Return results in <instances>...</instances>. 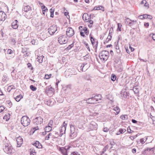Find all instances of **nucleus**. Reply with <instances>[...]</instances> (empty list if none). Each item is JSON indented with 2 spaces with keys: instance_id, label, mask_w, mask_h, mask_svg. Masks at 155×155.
Listing matches in <instances>:
<instances>
[{
  "instance_id": "1",
  "label": "nucleus",
  "mask_w": 155,
  "mask_h": 155,
  "mask_svg": "<svg viewBox=\"0 0 155 155\" xmlns=\"http://www.w3.org/2000/svg\"><path fill=\"white\" fill-rule=\"evenodd\" d=\"M3 143V149L5 152L8 154H12L15 152V150L8 141L6 140Z\"/></svg>"
},
{
  "instance_id": "2",
  "label": "nucleus",
  "mask_w": 155,
  "mask_h": 155,
  "mask_svg": "<svg viewBox=\"0 0 155 155\" xmlns=\"http://www.w3.org/2000/svg\"><path fill=\"white\" fill-rule=\"evenodd\" d=\"M109 56V52L107 51H103L99 54V57L102 62L107 60Z\"/></svg>"
},
{
  "instance_id": "3",
  "label": "nucleus",
  "mask_w": 155,
  "mask_h": 155,
  "mask_svg": "<svg viewBox=\"0 0 155 155\" xmlns=\"http://www.w3.org/2000/svg\"><path fill=\"white\" fill-rule=\"evenodd\" d=\"M30 122V119L26 116H23L21 119V123L25 127L27 126L29 124Z\"/></svg>"
},
{
  "instance_id": "4",
  "label": "nucleus",
  "mask_w": 155,
  "mask_h": 155,
  "mask_svg": "<svg viewBox=\"0 0 155 155\" xmlns=\"http://www.w3.org/2000/svg\"><path fill=\"white\" fill-rule=\"evenodd\" d=\"M71 127V134L70 136L71 139H73L77 136V132L75 130V126L72 124L70 125Z\"/></svg>"
},
{
  "instance_id": "5",
  "label": "nucleus",
  "mask_w": 155,
  "mask_h": 155,
  "mask_svg": "<svg viewBox=\"0 0 155 155\" xmlns=\"http://www.w3.org/2000/svg\"><path fill=\"white\" fill-rule=\"evenodd\" d=\"M68 38L66 36L62 35L60 36L58 38V41L61 44H66L68 41Z\"/></svg>"
},
{
  "instance_id": "6",
  "label": "nucleus",
  "mask_w": 155,
  "mask_h": 155,
  "mask_svg": "<svg viewBox=\"0 0 155 155\" xmlns=\"http://www.w3.org/2000/svg\"><path fill=\"white\" fill-rule=\"evenodd\" d=\"M57 27L56 25H53L48 29V32L50 35H53L57 31Z\"/></svg>"
},
{
  "instance_id": "7",
  "label": "nucleus",
  "mask_w": 155,
  "mask_h": 155,
  "mask_svg": "<svg viewBox=\"0 0 155 155\" xmlns=\"http://www.w3.org/2000/svg\"><path fill=\"white\" fill-rule=\"evenodd\" d=\"M67 124V123H66V122L64 121L61 126L60 127V134L59 135L60 137H61L63 134L65 133Z\"/></svg>"
},
{
  "instance_id": "8",
  "label": "nucleus",
  "mask_w": 155,
  "mask_h": 155,
  "mask_svg": "<svg viewBox=\"0 0 155 155\" xmlns=\"http://www.w3.org/2000/svg\"><path fill=\"white\" fill-rule=\"evenodd\" d=\"M43 119L41 117H37L33 120V123L36 125L41 124L43 122Z\"/></svg>"
},
{
  "instance_id": "9",
  "label": "nucleus",
  "mask_w": 155,
  "mask_h": 155,
  "mask_svg": "<svg viewBox=\"0 0 155 155\" xmlns=\"http://www.w3.org/2000/svg\"><path fill=\"white\" fill-rule=\"evenodd\" d=\"M66 35L69 37L72 36L74 34V30L71 27H69L67 28L66 31Z\"/></svg>"
},
{
  "instance_id": "10",
  "label": "nucleus",
  "mask_w": 155,
  "mask_h": 155,
  "mask_svg": "<svg viewBox=\"0 0 155 155\" xmlns=\"http://www.w3.org/2000/svg\"><path fill=\"white\" fill-rule=\"evenodd\" d=\"M115 68L117 71L119 72H122L123 69L122 62H120L119 64H116L115 65Z\"/></svg>"
},
{
  "instance_id": "11",
  "label": "nucleus",
  "mask_w": 155,
  "mask_h": 155,
  "mask_svg": "<svg viewBox=\"0 0 155 155\" xmlns=\"http://www.w3.org/2000/svg\"><path fill=\"white\" fill-rule=\"evenodd\" d=\"M90 127L91 130H96L97 128V125L94 121H92L90 125Z\"/></svg>"
},
{
  "instance_id": "12",
  "label": "nucleus",
  "mask_w": 155,
  "mask_h": 155,
  "mask_svg": "<svg viewBox=\"0 0 155 155\" xmlns=\"http://www.w3.org/2000/svg\"><path fill=\"white\" fill-rule=\"evenodd\" d=\"M87 101L86 103L89 104H94L97 103L96 101L94 99V97H93L89 98L86 100H84L83 101Z\"/></svg>"
},
{
  "instance_id": "13",
  "label": "nucleus",
  "mask_w": 155,
  "mask_h": 155,
  "mask_svg": "<svg viewBox=\"0 0 155 155\" xmlns=\"http://www.w3.org/2000/svg\"><path fill=\"white\" fill-rule=\"evenodd\" d=\"M16 141L17 143L18 146L20 147L22 144L23 139L21 137H19L16 139Z\"/></svg>"
},
{
  "instance_id": "14",
  "label": "nucleus",
  "mask_w": 155,
  "mask_h": 155,
  "mask_svg": "<svg viewBox=\"0 0 155 155\" xmlns=\"http://www.w3.org/2000/svg\"><path fill=\"white\" fill-rule=\"evenodd\" d=\"M91 15H88L87 13H84L82 16L83 20L85 21H88L89 19H91Z\"/></svg>"
},
{
  "instance_id": "15",
  "label": "nucleus",
  "mask_w": 155,
  "mask_h": 155,
  "mask_svg": "<svg viewBox=\"0 0 155 155\" xmlns=\"http://www.w3.org/2000/svg\"><path fill=\"white\" fill-rule=\"evenodd\" d=\"M68 149V147H67V148H66V147H65V148L61 147L60 148L59 150L63 154L66 155L67 150Z\"/></svg>"
},
{
  "instance_id": "16",
  "label": "nucleus",
  "mask_w": 155,
  "mask_h": 155,
  "mask_svg": "<svg viewBox=\"0 0 155 155\" xmlns=\"http://www.w3.org/2000/svg\"><path fill=\"white\" fill-rule=\"evenodd\" d=\"M18 21L16 20H15L12 24V28L15 29L17 28L18 27Z\"/></svg>"
},
{
  "instance_id": "17",
  "label": "nucleus",
  "mask_w": 155,
  "mask_h": 155,
  "mask_svg": "<svg viewBox=\"0 0 155 155\" xmlns=\"http://www.w3.org/2000/svg\"><path fill=\"white\" fill-rule=\"evenodd\" d=\"M126 20H129L131 21H130L129 23V24H128V25H129L131 27L133 25L136 24L137 21L136 20H133L132 21L129 18H126Z\"/></svg>"
},
{
  "instance_id": "18",
  "label": "nucleus",
  "mask_w": 155,
  "mask_h": 155,
  "mask_svg": "<svg viewBox=\"0 0 155 155\" xmlns=\"http://www.w3.org/2000/svg\"><path fill=\"white\" fill-rule=\"evenodd\" d=\"M4 51H5L6 50H7V54H12V56H14V50H12L11 49H4Z\"/></svg>"
},
{
  "instance_id": "19",
  "label": "nucleus",
  "mask_w": 155,
  "mask_h": 155,
  "mask_svg": "<svg viewBox=\"0 0 155 155\" xmlns=\"http://www.w3.org/2000/svg\"><path fill=\"white\" fill-rule=\"evenodd\" d=\"M33 145L35 146L37 148L40 149L42 147L41 144L38 141H36L35 143H34Z\"/></svg>"
},
{
  "instance_id": "20",
  "label": "nucleus",
  "mask_w": 155,
  "mask_h": 155,
  "mask_svg": "<svg viewBox=\"0 0 155 155\" xmlns=\"http://www.w3.org/2000/svg\"><path fill=\"white\" fill-rule=\"evenodd\" d=\"M94 97V99L96 101L97 103L99 102V100H101L102 97L101 94H98L97 95H95Z\"/></svg>"
},
{
  "instance_id": "21",
  "label": "nucleus",
  "mask_w": 155,
  "mask_h": 155,
  "mask_svg": "<svg viewBox=\"0 0 155 155\" xmlns=\"http://www.w3.org/2000/svg\"><path fill=\"white\" fill-rule=\"evenodd\" d=\"M101 10L103 11H104V8L101 6H95L92 10Z\"/></svg>"
},
{
  "instance_id": "22",
  "label": "nucleus",
  "mask_w": 155,
  "mask_h": 155,
  "mask_svg": "<svg viewBox=\"0 0 155 155\" xmlns=\"http://www.w3.org/2000/svg\"><path fill=\"white\" fill-rule=\"evenodd\" d=\"M52 137L53 138H58L59 136V134L58 132L56 131H54L51 133Z\"/></svg>"
},
{
  "instance_id": "23",
  "label": "nucleus",
  "mask_w": 155,
  "mask_h": 155,
  "mask_svg": "<svg viewBox=\"0 0 155 155\" xmlns=\"http://www.w3.org/2000/svg\"><path fill=\"white\" fill-rule=\"evenodd\" d=\"M8 78L6 74L3 75L2 78V81L4 83H5L8 80Z\"/></svg>"
},
{
  "instance_id": "24",
  "label": "nucleus",
  "mask_w": 155,
  "mask_h": 155,
  "mask_svg": "<svg viewBox=\"0 0 155 155\" xmlns=\"http://www.w3.org/2000/svg\"><path fill=\"white\" fill-rule=\"evenodd\" d=\"M2 13V18H1V21H4L6 18V15L4 12L1 11V13Z\"/></svg>"
},
{
  "instance_id": "25",
  "label": "nucleus",
  "mask_w": 155,
  "mask_h": 155,
  "mask_svg": "<svg viewBox=\"0 0 155 155\" xmlns=\"http://www.w3.org/2000/svg\"><path fill=\"white\" fill-rule=\"evenodd\" d=\"M113 110L116 111V113L115 114L116 115L118 114L120 111V109L117 106L114 107L113 108Z\"/></svg>"
},
{
  "instance_id": "26",
  "label": "nucleus",
  "mask_w": 155,
  "mask_h": 155,
  "mask_svg": "<svg viewBox=\"0 0 155 155\" xmlns=\"http://www.w3.org/2000/svg\"><path fill=\"white\" fill-rule=\"evenodd\" d=\"M41 7L42 10V11L45 12H47L48 11L47 8L42 3H41Z\"/></svg>"
},
{
  "instance_id": "27",
  "label": "nucleus",
  "mask_w": 155,
  "mask_h": 155,
  "mask_svg": "<svg viewBox=\"0 0 155 155\" xmlns=\"http://www.w3.org/2000/svg\"><path fill=\"white\" fill-rule=\"evenodd\" d=\"M10 115L8 113L5 115L3 117V119L6 121H8L10 118Z\"/></svg>"
},
{
  "instance_id": "28",
  "label": "nucleus",
  "mask_w": 155,
  "mask_h": 155,
  "mask_svg": "<svg viewBox=\"0 0 155 155\" xmlns=\"http://www.w3.org/2000/svg\"><path fill=\"white\" fill-rule=\"evenodd\" d=\"M23 97L22 95L20 94L19 95L15 97V100L17 102L19 101Z\"/></svg>"
},
{
  "instance_id": "29",
  "label": "nucleus",
  "mask_w": 155,
  "mask_h": 155,
  "mask_svg": "<svg viewBox=\"0 0 155 155\" xmlns=\"http://www.w3.org/2000/svg\"><path fill=\"white\" fill-rule=\"evenodd\" d=\"M31 10V8L29 5L25 6L24 8V11L27 12Z\"/></svg>"
},
{
  "instance_id": "30",
  "label": "nucleus",
  "mask_w": 155,
  "mask_h": 155,
  "mask_svg": "<svg viewBox=\"0 0 155 155\" xmlns=\"http://www.w3.org/2000/svg\"><path fill=\"white\" fill-rule=\"evenodd\" d=\"M44 57L42 55L41 56H38L37 58L38 61L39 63H41L43 61V59Z\"/></svg>"
},
{
  "instance_id": "31",
  "label": "nucleus",
  "mask_w": 155,
  "mask_h": 155,
  "mask_svg": "<svg viewBox=\"0 0 155 155\" xmlns=\"http://www.w3.org/2000/svg\"><path fill=\"white\" fill-rule=\"evenodd\" d=\"M52 130V127H50V126H47L45 127V130L46 131L49 132L50 131H51Z\"/></svg>"
},
{
  "instance_id": "32",
  "label": "nucleus",
  "mask_w": 155,
  "mask_h": 155,
  "mask_svg": "<svg viewBox=\"0 0 155 155\" xmlns=\"http://www.w3.org/2000/svg\"><path fill=\"white\" fill-rule=\"evenodd\" d=\"M126 131V130H125V129H123L120 128L119 130V133H118L117 134V135H119V134H122L123 133H124V132H125Z\"/></svg>"
},
{
  "instance_id": "33",
  "label": "nucleus",
  "mask_w": 155,
  "mask_h": 155,
  "mask_svg": "<svg viewBox=\"0 0 155 155\" xmlns=\"http://www.w3.org/2000/svg\"><path fill=\"white\" fill-rule=\"evenodd\" d=\"M120 118L122 120H125L128 119V117L127 115H122L121 116Z\"/></svg>"
},
{
  "instance_id": "34",
  "label": "nucleus",
  "mask_w": 155,
  "mask_h": 155,
  "mask_svg": "<svg viewBox=\"0 0 155 155\" xmlns=\"http://www.w3.org/2000/svg\"><path fill=\"white\" fill-rule=\"evenodd\" d=\"M31 43L33 45H36L38 43V41L36 40H32L31 41Z\"/></svg>"
},
{
  "instance_id": "35",
  "label": "nucleus",
  "mask_w": 155,
  "mask_h": 155,
  "mask_svg": "<svg viewBox=\"0 0 155 155\" xmlns=\"http://www.w3.org/2000/svg\"><path fill=\"white\" fill-rule=\"evenodd\" d=\"M114 65H116V64H119L120 63V62H121L120 61V60L119 58L115 59L114 61Z\"/></svg>"
},
{
  "instance_id": "36",
  "label": "nucleus",
  "mask_w": 155,
  "mask_h": 155,
  "mask_svg": "<svg viewBox=\"0 0 155 155\" xmlns=\"http://www.w3.org/2000/svg\"><path fill=\"white\" fill-rule=\"evenodd\" d=\"M116 76L114 74H112L111 77V79L113 81H114L116 78Z\"/></svg>"
},
{
  "instance_id": "37",
  "label": "nucleus",
  "mask_w": 155,
  "mask_h": 155,
  "mask_svg": "<svg viewBox=\"0 0 155 155\" xmlns=\"http://www.w3.org/2000/svg\"><path fill=\"white\" fill-rule=\"evenodd\" d=\"M86 64L83 63L80 66V71H84V68L85 67Z\"/></svg>"
},
{
  "instance_id": "38",
  "label": "nucleus",
  "mask_w": 155,
  "mask_h": 155,
  "mask_svg": "<svg viewBox=\"0 0 155 155\" xmlns=\"http://www.w3.org/2000/svg\"><path fill=\"white\" fill-rule=\"evenodd\" d=\"M31 151H30V154L31 155H35L36 154V152H35V151L34 149H30Z\"/></svg>"
},
{
  "instance_id": "39",
  "label": "nucleus",
  "mask_w": 155,
  "mask_h": 155,
  "mask_svg": "<svg viewBox=\"0 0 155 155\" xmlns=\"http://www.w3.org/2000/svg\"><path fill=\"white\" fill-rule=\"evenodd\" d=\"M30 89L33 91H35L37 90V88L35 86L33 85H31L30 86Z\"/></svg>"
},
{
  "instance_id": "40",
  "label": "nucleus",
  "mask_w": 155,
  "mask_h": 155,
  "mask_svg": "<svg viewBox=\"0 0 155 155\" xmlns=\"http://www.w3.org/2000/svg\"><path fill=\"white\" fill-rule=\"evenodd\" d=\"M54 9H52L51 8L50 9V12H51V15L50 16L51 17H53L54 16Z\"/></svg>"
},
{
  "instance_id": "41",
  "label": "nucleus",
  "mask_w": 155,
  "mask_h": 155,
  "mask_svg": "<svg viewBox=\"0 0 155 155\" xmlns=\"http://www.w3.org/2000/svg\"><path fill=\"white\" fill-rule=\"evenodd\" d=\"M107 149V146H106L104 147L103 149L102 150V153H101V155H102V154H104V152L106 151V150Z\"/></svg>"
},
{
  "instance_id": "42",
  "label": "nucleus",
  "mask_w": 155,
  "mask_h": 155,
  "mask_svg": "<svg viewBox=\"0 0 155 155\" xmlns=\"http://www.w3.org/2000/svg\"><path fill=\"white\" fill-rule=\"evenodd\" d=\"M90 40H91V43H92V45H93V46H94V44H95L94 39L91 36L90 37Z\"/></svg>"
},
{
  "instance_id": "43",
  "label": "nucleus",
  "mask_w": 155,
  "mask_h": 155,
  "mask_svg": "<svg viewBox=\"0 0 155 155\" xmlns=\"http://www.w3.org/2000/svg\"><path fill=\"white\" fill-rule=\"evenodd\" d=\"M52 136L51 133H49L47 136L45 137V140H48L50 138V136Z\"/></svg>"
},
{
  "instance_id": "44",
  "label": "nucleus",
  "mask_w": 155,
  "mask_h": 155,
  "mask_svg": "<svg viewBox=\"0 0 155 155\" xmlns=\"http://www.w3.org/2000/svg\"><path fill=\"white\" fill-rule=\"evenodd\" d=\"M38 129H39L38 127L37 126L33 128L32 129H31V131H32V133L33 134L36 130Z\"/></svg>"
},
{
  "instance_id": "45",
  "label": "nucleus",
  "mask_w": 155,
  "mask_h": 155,
  "mask_svg": "<svg viewBox=\"0 0 155 155\" xmlns=\"http://www.w3.org/2000/svg\"><path fill=\"white\" fill-rule=\"evenodd\" d=\"M83 31H84V33L86 35H88V32L87 28L84 27L83 29Z\"/></svg>"
},
{
  "instance_id": "46",
  "label": "nucleus",
  "mask_w": 155,
  "mask_h": 155,
  "mask_svg": "<svg viewBox=\"0 0 155 155\" xmlns=\"http://www.w3.org/2000/svg\"><path fill=\"white\" fill-rule=\"evenodd\" d=\"M1 34L2 37H4L3 38V39H5L7 38V36L6 35L4 34L2 32H1Z\"/></svg>"
},
{
  "instance_id": "47",
  "label": "nucleus",
  "mask_w": 155,
  "mask_h": 155,
  "mask_svg": "<svg viewBox=\"0 0 155 155\" xmlns=\"http://www.w3.org/2000/svg\"><path fill=\"white\" fill-rule=\"evenodd\" d=\"M28 67V68H31V70H33V68L32 67V65L30 63H28L27 64Z\"/></svg>"
},
{
  "instance_id": "48",
  "label": "nucleus",
  "mask_w": 155,
  "mask_h": 155,
  "mask_svg": "<svg viewBox=\"0 0 155 155\" xmlns=\"http://www.w3.org/2000/svg\"><path fill=\"white\" fill-rule=\"evenodd\" d=\"M112 34H111V33H110V32L109 33V34L108 35V37L107 38V39H109L108 40V41H109L110 40H111V38L112 37Z\"/></svg>"
},
{
  "instance_id": "49",
  "label": "nucleus",
  "mask_w": 155,
  "mask_h": 155,
  "mask_svg": "<svg viewBox=\"0 0 155 155\" xmlns=\"http://www.w3.org/2000/svg\"><path fill=\"white\" fill-rule=\"evenodd\" d=\"M117 25H118V28H117L118 29L119 31H121V26H122L120 24L118 23Z\"/></svg>"
},
{
  "instance_id": "50",
  "label": "nucleus",
  "mask_w": 155,
  "mask_h": 155,
  "mask_svg": "<svg viewBox=\"0 0 155 155\" xmlns=\"http://www.w3.org/2000/svg\"><path fill=\"white\" fill-rule=\"evenodd\" d=\"M10 89L11 90V89H15V87L13 85H11L10 86H9L8 87V89Z\"/></svg>"
},
{
  "instance_id": "51",
  "label": "nucleus",
  "mask_w": 155,
  "mask_h": 155,
  "mask_svg": "<svg viewBox=\"0 0 155 155\" xmlns=\"http://www.w3.org/2000/svg\"><path fill=\"white\" fill-rule=\"evenodd\" d=\"M133 91L134 93H137L138 92V89L136 87H134Z\"/></svg>"
},
{
  "instance_id": "52",
  "label": "nucleus",
  "mask_w": 155,
  "mask_h": 155,
  "mask_svg": "<svg viewBox=\"0 0 155 155\" xmlns=\"http://www.w3.org/2000/svg\"><path fill=\"white\" fill-rule=\"evenodd\" d=\"M51 75V74H50L49 75H48V74L45 75V78L46 79H48L50 78Z\"/></svg>"
},
{
  "instance_id": "53",
  "label": "nucleus",
  "mask_w": 155,
  "mask_h": 155,
  "mask_svg": "<svg viewBox=\"0 0 155 155\" xmlns=\"http://www.w3.org/2000/svg\"><path fill=\"white\" fill-rule=\"evenodd\" d=\"M53 121L52 120H50L48 124V126H50L51 127L53 124Z\"/></svg>"
},
{
  "instance_id": "54",
  "label": "nucleus",
  "mask_w": 155,
  "mask_h": 155,
  "mask_svg": "<svg viewBox=\"0 0 155 155\" xmlns=\"http://www.w3.org/2000/svg\"><path fill=\"white\" fill-rule=\"evenodd\" d=\"M98 45V42H96L95 43V44H94V45L93 46V47L95 48H97V46Z\"/></svg>"
},
{
  "instance_id": "55",
  "label": "nucleus",
  "mask_w": 155,
  "mask_h": 155,
  "mask_svg": "<svg viewBox=\"0 0 155 155\" xmlns=\"http://www.w3.org/2000/svg\"><path fill=\"white\" fill-rule=\"evenodd\" d=\"M89 22V23L90 24V25H93V21L91 20V19H89L87 21V22Z\"/></svg>"
},
{
  "instance_id": "56",
  "label": "nucleus",
  "mask_w": 155,
  "mask_h": 155,
  "mask_svg": "<svg viewBox=\"0 0 155 155\" xmlns=\"http://www.w3.org/2000/svg\"><path fill=\"white\" fill-rule=\"evenodd\" d=\"M103 130L104 132H107L109 130V129L107 127H105L104 128Z\"/></svg>"
},
{
  "instance_id": "57",
  "label": "nucleus",
  "mask_w": 155,
  "mask_h": 155,
  "mask_svg": "<svg viewBox=\"0 0 155 155\" xmlns=\"http://www.w3.org/2000/svg\"><path fill=\"white\" fill-rule=\"evenodd\" d=\"M5 109V108L3 106H1V112H2Z\"/></svg>"
},
{
  "instance_id": "58",
  "label": "nucleus",
  "mask_w": 155,
  "mask_h": 155,
  "mask_svg": "<svg viewBox=\"0 0 155 155\" xmlns=\"http://www.w3.org/2000/svg\"><path fill=\"white\" fill-rule=\"evenodd\" d=\"M140 142L142 144H143L145 142V141H144L143 139L142 138L140 139Z\"/></svg>"
},
{
  "instance_id": "59",
  "label": "nucleus",
  "mask_w": 155,
  "mask_h": 155,
  "mask_svg": "<svg viewBox=\"0 0 155 155\" xmlns=\"http://www.w3.org/2000/svg\"><path fill=\"white\" fill-rule=\"evenodd\" d=\"M127 131L129 133H131V132H132L131 131V130L130 129V127H128L127 128Z\"/></svg>"
},
{
  "instance_id": "60",
  "label": "nucleus",
  "mask_w": 155,
  "mask_h": 155,
  "mask_svg": "<svg viewBox=\"0 0 155 155\" xmlns=\"http://www.w3.org/2000/svg\"><path fill=\"white\" fill-rule=\"evenodd\" d=\"M73 46V44H71L70 45L68 46L66 48H71Z\"/></svg>"
},
{
  "instance_id": "61",
  "label": "nucleus",
  "mask_w": 155,
  "mask_h": 155,
  "mask_svg": "<svg viewBox=\"0 0 155 155\" xmlns=\"http://www.w3.org/2000/svg\"><path fill=\"white\" fill-rule=\"evenodd\" d=\"M151 148H147L145 150L144 152L146 153V151H151Z\"/></svg>"
},
{
  "instance_id": "62",
  "label": "nucleus",
  "mask_w": 155,
  "mask_h": 155,
  "mask_svg": "<svg viewBox=\"0 0 155 155\" xmlns=\"http://www.w3.org/2000/svg\"><path fill=\"white\" fill-rule=\"evenodd\" d=\"M1 67H2V68H1V69L2 70V71L4 70V68L3 64H1Z\"/></svg>"
},
{
  "instance_id": "63",
  "label": "nucleus",
  "mask_w": 155,
  "mask_h": 155,
  "mask_svg": "<svg viewBox=\"0 0 155 155\" xmlns=\"http://www.w3.org/2000/svg\"><path fill=\"white\" fill-rule=\"evenodd\" d=\"M139 18L140 19H144L143 15H140L139 16Z\"/></svg>"
},
{
  "instance_id": "64",
  "label": "nucleus",
  "mask_w": 155,
  "mask_h": 155,
  "mask_svg": "<svg viewBox=\"0 0 155 155\" xmlns=\"http://www.w3.org/2000/svg\"><path fill=\"white\" fill-rule=\"evenodd\" d=\"M132 152H133V153H135L136 152V149L135 148H134L132 149Z\"/></svg>"
}]
</instances>
